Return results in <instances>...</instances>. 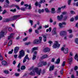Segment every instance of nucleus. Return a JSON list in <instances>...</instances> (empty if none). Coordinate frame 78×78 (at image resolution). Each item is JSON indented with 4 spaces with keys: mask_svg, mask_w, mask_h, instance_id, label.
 <instances>
[{
    "mask_svg": "<svg viewBox=\"0 0 78 78\" xmlns=\"http://www.w3.org/2000/svg\"><path fill=\"white\" fill-rule=\"evenodd\" d=\"M5 4L4 5V8H6L7 7H8V4L9 3V1L8 0H5Z\"/></svg>",
    "mask_w": 78,
    "mask_h": 78,
    "instance_id": "11",
    "label": "nucleus"
},
{
    "mask_svg": "<svg viewBox=\"0 0 78 78\" xmlns=\"http://www.w3.org/2000/svg\"><path fill=\"white\" fill-rule=\"evenodd\" d=\"M28 54H27L25 57L24 58L23 61V63H25L26 61H27V60H29L30 59V58H29V57H28Z\"/></svg>",
    "mask_w": 78,
    "mask_h": 78,
    "instance_id": "7",
    "label": "nucleus"
},
{
    "mask_svg": "<svg viewBox=\"0 0 78 78\" xmlns=\"http://www.w3.org/2000/svg\"><path fill=\"white\" fill-rule=\"evenodd\" d=\"M67 32L66 31H62L60 32L59 34L61 36H64V35L66 34Z\"/></svg>",
    "mask_w": 78,
    "mask_h": 78,
    "instance_id": "8",
    "label": "nucleus"
},
{
    "mask_svg": "<svg viewBox=\"0 0 78 78\" xmlns=\"http://www.w3.org/2000/svg\"><path fill=\"white\" fill-rule=\"evenodd\" d=\"M6 34V29H4L2 30L0 32V39L1 37H4L5 35Z\"/></svg>",
    "mask_w": 78,
    "mask_h": 78,
    "instance_id": "2",
    "label": "nucleus"
},
{
    "mask_svg": "<svg viewBox=\"0 0 78 78\" xmlns=\"http://www.w3.org/2000/svg\"><path fill=\"white\" fill-rule=\"evenodd\" d=\"M35 5L36 6H38L39 8H40L41 7V5L40 4H39L38 3V2H36L35 3Z\"/></svg>",
    "mask_w": 78,
    "mask_h": 78,
    "instance_id": "25",
    "label": "nucleus"
},
{
    "mask_svg": "<svg viewBox=\"0 0 78 78\" xmlns=\"http://www.w3.org/2000/svg\"><path fill=\"white\" fill-rule=\"evenodd\" d=\"M44 42H46L47 41V37L45 35L43 36Z\"/></svg>",
    "mask_w": 78,
    "mask_h": 78,
    "instance_id": "26",
    "label": "nucleus"
},
{
    "mask_svg": "<svg viewBox=\"0 0 78 78\" xmlns=\"http://www.w3.org/2000/svg\"><path fill=\"white\" fill-rule=\"evenodd\" d=\"M75 42L77 44H78V38H76L75 39Z\"/></svg>",
    "mask_w": 78,
    "mask_h": 78,
    "instance_id": "47",
    "label": "nucleus"
},
{
    "mask_svg": "<svg viewBox=\"0 0 78 78\" xmlns=\"http://www.w3.org/2000/svg\"><path fill=\"white\" fill-rule=\"evenodd\" d=\"M41 56L40 57V59H45V58H47V57H48V55H41Z\"/></svg>",
    "mask_w": 78,
    "mask_h": 78,
    "instance_id": "12",
    "label": "nucleus"
},
{
    "mask_svg": "<svg viewBox=\"0 0 78 78\" xmlns=\"http://www.w3.org/2000/svg\"><path fill=\"white\" fill-rule=\"evenodd\" d=\"M50 50V49L48 48H46L43 50V51L44 52H48V51H49Z\"/></svg>",
    "mask_w": 78,
    "mask_h": 78,
    "instance_id": "18",
    "label": "nucleus"
},
{
    "mask_svg": "<svg viewBox=\"0 0 78 78\" xmlns=\"http://www.w3.org/2000/svg\"><path fill=\"white\" fill-rule=\"evenodd\" d=\"M20 48L19 47H15L14 49V53L15 54H17L18 52L19 51V50Z\"/></svg>",
    "mask_w": 78,
    "mask_h": 78,
    "instance_id": "9",
    "label": "nucleus"
},
{
    "mask_svg": "<svg viewBox=\"0 0 78 78\" xmlns=\"http://www.w3.org/2000/svg\"><path fill=\"white\" fill-rule=\"evenodd\" d=\"M75 20H78V16H75Z\"/></svg>",
    "mask_w": 78,
    "mask_h": 78,
    "instance_id": "54",
    "label": "nucleus"
},
{
    "mask_svg": "<svg viewBox=\"0 0 78 78\" xmlns=\"http://www.w3.org/2000/svg\"><path fill=\"white\" fill-rule=\"evenodd\" d=\"M51 27H49V29H47V30H46V32H48V31H49V32H51Z\"/></svg>",
    "mask_w": 78,
    "mask_h": 78,
    "instance_id": "32",
    "label": "nucleus"
},
{
    "mask_svg": "<svg viewBox=\"0 0 78 78\" xmlns=\"http://www.w3.org/2000/svg\"><path fill=\"white\" fill-rule=\"evenodd\" d=\"M47 65V62L44 61L40 62L38 64V67H42L43 66Z\"/></svg>",
    "mask_w": 78,
    "mask_h": 78,
    "instance_id": "4",
    "label": "nucleus"
},
{
    "mask_svg": "<svg viewBox=\"0 0 78 78\" xmlns=\"http://www.w3.org/2000/svg\"><path fill=\"white\" fill-rule=\"evenodd\" d=\"M62 18H63V15H60V16H57V19L58 20H61Z\"/></svg>",
    "mask_w": 78,
    "mask_h": 78,
    "instance_id": "13",
    "label": "nucleus"
},
{
    "mask_svg": "<svg viewBox=\"0 0 78 78\" xmlns=\"http://www.w3.org/2000/svg\"><path fill=\"white\" fill-rule=\"evenodd\" d=\"M44 10L46 12H50V10L47 8H45Z\"/></svg>",
    "mask_w": 78,
    "mask_h": 78,
    "instance_id": "34",
    "label": "nucleus"
},
{
    "mask_svg": "<svg viewBox=\"0 0 78 78\" xmlns=\"http://www.w3.org/2000/svg\"><path fill=\"white\" fill-rule=\"evenodd\" d=\"M10 11L14 12L16 11V9H11Z\"/></svg>",
    "mask_w": 78,
    "mask_h": 78,
    "instance_id": "41",
    "label": "nucleus"
},
{
    "mask_svg": "<svg viewBox=\"0 0 78 78\" xmlns=\"http://www.w3.org/2000/svg\"><path fill=\"white\" fill-rule=\"evenodd\" d=\"M63 25H66V23L65 22H63L62 23H59V26L60 28H62L63 27Z\"/></svg>",
    "mask_w": 78,
    "mask_h": 78,
    "instance_id": "14",
    "label": "nucleus"
},
{
    "mask_svg": "<svg viewBox=\"0 0 78 78\" xmlns=\"http://www.w3.org/2000/svg\"><path fill=\"white\" fill-rule=\"evenodd\" d=\"M45 2V0H40V1L39 2L40 4H42V3H44Z\"/></svg>",
    "mask_w": 78,
    "mask_h": 78,
    "instance_id": "27",
    "label": "nucleus"
},
{
    "mask_svg": "<svg viewBox=\"0 0 78 78\" xmlns=\"http://www.w3.org/2000/svg\"><path fill=\"white\" fill-rule=\"evenodd\" d=\"M51 12L52 14L55 13V8H52L51 9Z\"/></svg>",
    "mask_w": 78,
    "mask_h": 78,
    "instance_id": "24",
    "label": "nucleus"
},
{
    "mask_svg": "<svg viewBox=\"0 0 78 78\" xmlns=\"http://www.w3.org/2000/svg\"><path fill=\"white\" fill-rule=\"evenodd\" d=\"M74 69L75 70H76L78 69V67L77 66H75L74 67Z\"/></svg>",
    "mask_w": 78,
    "mask_h": 78,
    "instance_id": "57",
    "label": "nucleus"
},
{
    "mask_svg": "<svg viewBox=\"0 0 78 78\" xmlns=\"http://www.w3.org/2000/svg\"><path fill=\"white\" fill-rule=\"evenodd\" d=\"M54 68H55V67L54 66L52 65L50 66V68H49L50 71H51V70H53L54 69Z\"/></svg>",
    "mask_w": 78,
    "mask_h": 78,
    "instance_id": "23",
    "label": "nucleus"
},
{
    "mask_svg": "<svg viewBox=\"0 0 78 78\" xmlns=\"http://www.w3.org/2000/svg\"><path fill=\"white\" fill-rule=\"evenodd\" d=\"M67 12H62V14L63 15H65V14H67Z\"/></svg>",
    "mask_w": 78,
    "mask_h": 78,
    "instance_id": "58",
    "label": "nucleus"
},
{
    "mask_svg": "<svg viewBox=\"0 0 78 78\" xmlns=\"http://www.w3.org/2000/svg\"><path fill=\"white\" fill-rule=\"evenodd\" d=\"M60 58H58V59L57 60L56 62H55V64H59L60 62Z\"/></svg>",
    "mask_w": 78,
    "mask_h": 78,
    "instance_id": "28",
    "label": "nucleus"
},
{
    "mask_svg": "<svg viewBox=\"0 0 78 78\" xmlns=\"http://www.w3.org/2000/svg\"><path fill=\"white\" fill-rule=\"evenodd\" d=\"M14 34H10V36L8 37V39H10L12 38V37H13V36H14Z\"/></svg>",
    "mask_w": 78,
    "mask_h": 78,
    "instance_id": "20",
    "label": "nucleus"
},
{
    "mask_svg": "<svg viewBox=\"0 0 78 78\" xmlns=\"http://www.w3.org/2000/svg\"><path fill=\"white\" fill-rule=\"evenodd\" d=\"M20 54L18 56V58H19L20 59H22V57H23L25 55V52L23 50H22L19 51Z\"/></svg>",
    "mask_w": 78,
    "mask_h": 78,
    "instance_id": "3",
    "label": "nucleus"
},
{
    "mask_svg": "<svg viewBox=\"0 0 78 78\" xmlns=\"http://www.w3.org/2000/svg\"><path fill=\"white\" fill-rule=\"evenodd\" d=\"M4 72L5 74H8V73H9V71L6 70H5Z\"/></svg>",
    "mask_w": 78,
    "mask_h": 78,
    "instance_id": "40",
    "label": "nucleus"
},
{
    "mask_svg": "<svg viewBox=\"0 0 78 78\" xmlns=\"http://www.w3.org/2000/svg\"><path fill=\"white\" fill-rule=\"evenodd\" d=\"M20 74L19 73H16L15 74V75L16 76H19L20 75Z\"/></svg>",
    "mask_w": 78,
    "mask_h": 78,
    "instance_id": "56",
    "label": "nucleus"
},
{
    "mask_svg": "<svg viewBox=\"0 0 78 78\" xmlns=\"http://www.w3.org/2000/svg\"><path fill=\"white\" fill-rule=\"evenodd\" d=\"M33 43L34 44H40L39 42L38 39H36L34 40V41H33Z\"/></svg>",
    "mask_w": 78,
    "mask_h": 78,
    "instance_id": "16",
    "label": "nucleus"
},
{
    "mask_svg": "<svg viewBox=\"0 0 78 78\" xmlns=\"http://www.w3.org/2000/svg\"><path fill=\"white\" fill-rule=\"evenodd\" d=\"M65 64H66V62L64 61L62 64V66L64 67V66H65Z\"/></svg>",
    "mask_w": 78,
    "mask_h": 78,
    "instance_id": "59",
    "label": "nucleus"
},
{
    "mask_svg": "<svg viewBox=\"0 0 78 78\" xmlns=\"http://www.w3.org/2000/svg\"><path fill=\"white\" fill-rule=\"evenodd\" d=\"M10 22V20H9V18L5 19L3 20V22Z\"/></svg>",
    "mask_w": 78,
    "mask_h": 78,
    "instance_id": "21",
    "label": "nucleus"
},
{
    "mask_svg": "<svg viewBox=\"0 0 78 78\" xmlns=\"http://www.w3.org/2000/svg\"><path fill=\"white\" fill-rule=\"evenodd\" d=\"M72 0H69L68 1V5H70V3H71V1Z\"/></svg>",
    "mask_w": 78,
    "mask_h": 78,
    "instance_id": "48",
    "label": "nucleus"
},
{
    "mask_svg": "<svg viewBox=\"0 0 78 78\" xmlns=\"http://www.w3.org/2000/svg\"><path fill=\"white\" fill-rule=\"evenodd\" d=\"M38 49V47H34L31 50V53H33L35 50H37Z\"/></svg>",
    "mask_w": 78,
    "mask_h": 78,
    "instance_id": "15",
    "label": "nucleus"
},
{
    "mask_svg": "<svg viewBox=\"0 0 78 78\" xmlns=\"http://www.w3.org/2000/svg\"><path fill=\"white\" fill-rule=\"evenodd\" d=\"M31 44V42H29L26 43L25 44L26 45H30V44Z\"/></svg>",
    "mask_w": 78,
    "mask_h": 78,
    "instance_id": "46",
    "label": "nucleus"
},
{
    "mask_svg": "<svg viewBox=\"0 0 78 78\" xmlns=\"http://www.w3.org/2000/svg\"><path fill=\"white\" fill-rule=\"evenodd\" d=\"M12 40H10L8 43V46H10L11 45H12Z\"/></svg>",
    "mask_w": 78,
    "mask_h": 78,
    "instance_id": "31",
    "label": "nucleus"
},
{
    "mask_svg": "<svg viewBox=\"0 0 78 78\" xmlns=\"http://www.w3.org/2000/svg\"><path fill=\"white\" fill-rule=\"evenodd\" d=\"M60 46V44H58V42L56 41L55 42L53 46L54 48H59Z\"/></svg>",
    "mask_w": 78,
    "mask_h": 78,
    "instance_id": "6",
    "label": "nucleus"
},
{
    "mask_svg": "<svg viewBox=\"0 0 78 78\" xmlns=\"http://www.w3.org/2000/svg\"><path fill=\"white\" fill-rule=\"evenodd\" d=\"M73 56V53L72 52H71L69 53V56L71 57V56Z\"/></svg>",
    "mask_w": 78,
    "mask_h": 78,
    "instance_id": "51",
    "label": "nucleus"
},
{
    "mask_svg": "<svg viewBox=\"0 0 78 78\" xmlns=\"http://www.w3.org/2000/svg\"><path fill=\"white\" fill-rule=\"evenodd\" d=\"M35 32L37 34H39V30H38V29L35 30Z\"/></svg>",
    "mask_w": 78,
    "mask_h": 78,
    "instance_id": "43",
    "label": "nucleus"
},
{
    "mask_svg": "<svg viewBox=\"0 0 78 78\" xmlns=\"http://www.w3.org/2000/svg\"><path fill=\"white\" fill-rule=\"evenodd\" d=\"M69 33H72V30H68Z\"/></svg>",
    "mask_w": 78,
    "mask_h": 78,
    "instance_id": "62",
    "label": "nucleus"
},
{
    "mask_svg": "<svg viewBox=\"0 0 78 78\" xmlns=\"http://www.w3.org/2000/svg\"><path fill=\"white\" fill-rule=\"evenodd\" d=\"M34 54L33 55V58H32L33 60H34L36 58V56H37V51H35L33 52Z\"/></svg>",
    "mask_w": 78,
    "mask_h": 78,
    "instance_id": "10",
    "label": "nucleus"
},
{
    "mask_svg": "<svg viewBox=\"0 0 78 78\" xmlns=\"http://www.w3.org/2000/svg\"><path fill=\"white\" fill-rule=\"evenodd\" d=\"M61 8L60 7L58 8V9L57 11V13H60V12H61Z\"/></svg>",
    "mask_w": 78,
    "mask_h": 78,
    "instance_id": "29",
    "label": "nucleus"
},
{
    "mask_svg": "<svg viewBox=\"0 0 78 78\" xmlns=\"http://www.w3.org/2000/svg\"><path fill=\"white\" fill-rule=\"evenodd\" d=\"M74 58L75 59H76L77 60V59H78V55H77V54H76L75 57H74Z\"/></svg>",
    "mask_w": 78,
    "mask_h": 78,
    "instance_id": "44",
    "label": "nucleus"
},
{
    "mask_svg": "<svg viewBox=\"0 0 78 78\" xmlns=\"http://www.w3.org/2000/svg\"><path fill=\"white\" fill-rule=\"evenodd\" d=\"M10 20V21H11V20H14V16H12L10 18H9Z\"/></svg>",
    "mask_w": 78,
    "mask_h": 78,
    "instance_id": "35",
    "label": "nucleus"
},
{
    "mask_svg": "<svg viewBox=\"0 0 78 78\" xmlns=\"http://www.w3.org/2000/svg\"><path fill=\"white\" fill-rule=\"evenodd\" d=\"M55 58H52L51 60V62H55Z\"/></svg>",
    "mask_w": 78,
    "mask_h": 78,
    "instance_id": "55",
    "label": "nucleus"
},
{
    "mask_svg": "<svg viewBox=\"0 0 78 78\" xmlns=\"http://www.w3.org/2000/svg\"><path fill=\"white\" fill-rule=\"evenodd\" d=\"M32 29H29V33H31V32H32Z\"/></svg>",
    "mask_w": 78,
    "mask_h": 78,
    "instance_id": "61",
    "label": "nucleus"
},
{
    "mask_svg": "<svg viewBox=\"0 0 78 78\" xmlns=\"http://www.w3.org/2000/svg\"><path fill=\"white\" fill-rule=\"evenodd\" d=\"M12 52H13V49H12L11 51H9L8 53L9 54H12Z\"/></svg>",
    "mask_w": 78,
    "mask_h": 78,
    "instance_id": "49",
    "label": "nucleus"
},
{
    "mask_svg": "<svg viewBox=\"0 0 78 78\" xmlns=\"http://www.w3.org/2000/svg\"><path fill=\"white\" fill-rule=\"evenodd\" d=\"M66 8V5H64L63 6H62V7H61L60 8H61V9H65V8Z\"/></svg>",
    "mask_w": 78,
    "mask_h": 78,
    "instance_id": "52",
    "label": "nucleus"
},
{
    "mask_svg": "<svg viewBox=\"0 0 78 78\" xmlns=\"http://www.w3.org/2000/svg\"><path fill=\"white\" fill-rule=\"evenodd\" d=\"M44 12V9H42V10L41 9H39L38 10V12L39 13H43Z\"/></svg>",
    "mask_w": 78,
    "mask_h": 78,
    "instance_id": "30",
    "label": "nucleus"
},
{
    "mask_svg": "<svg viewBox=\"0 0 78 78\" xmlns=\"http://www.w3.org/2000/svg\"><path fill=\"white\" fill-rule=\"evenodd\" d=\"M32 70L33 71L30 73V75H35V72L37 73V75H41V73L42 72V70L41 69H39L37 68H34V67H31L29 69V70Z\"/></svg>",
    "mask_w": 78,
    "mask_h": 78,
    "instance_id": "1",
    "label": "nucleus"
},
{
    "mask_svg": "<svg viewBox=\"0 0 78 78\" xmlns=\"http://www.w3.org/2000/svg\"><path fill=\"white\" fill-rule=\"evenodd\" d=\"M26 9H27V7H25V8L22 7L20 9L22 11H25Z\"/></svg>",
    "mask_w": 78,
    "mask_h": 78,
    "instance_id": "36",
    "label": "nucleus"
},
{
    "mask_svg": "<svg viewBox=\"0 0 78 78\" xmlns=\"http://www.w3.org/2000/svg\"><path fill=\"white\" fill-rule=\"evenodd\" d=\"M1 63L3 66H5V65H6V64H7V62H6L5 61H3Z\"/></svg>",
    "mask_w": 78,
    "mask_h": 78,
    "instance_id": "22",
    "label": "nucleus"
},
{
    "mask_svg": "<svg viewBox=\"0 0 78 78\" xmlns=\"http://www.w3.org/2000/svg\"><path fill=\"white\" fill-rule=\"evenodd\" d=\"M3 57L2 56H0V61H3Z\"/></svg>",
    "mask_w": 78,
    "mask_h": 78,
    "instance_id": "45",
    "label": "nucleus"
},
{
    "mask_svg": "<svg viewBox=\"0 0 78 78\" xmlns=\"http://www.w3.org/2000/svg\"><path fill=\"white\" fill-rule=\"evenodd\" d=\"M42 25H40L39 26V27H38L37 28V30H41V29H42Z\"/></svg>",
    "mask_w": 78,
    "mask_h": 78,
    "instance_id": "39",
    "label": "nucleus"
},
{
    "mask_svg": "<svg viewBox=\"0 0 78 78\" xmlns=\"http://www.w3.org/2000/svg\"><path fill=\"white\" fill-rule=\"evenodd\" d=\"M28 37H26V38H24L23 39V41H27V39H28Z\"/></svg>",
    "mask_w": 78,
    "mask_h": 78,
    "instance_id": "50",
    "label": "nucleus"
},
{
    "mask_svg": "<svg viewBox=\"0 0 78 78\" xmlns=\"http://www.w3.org/2000/svg\"><path fill=\"white\" fill-rule=\"evenodd\" d=\"M26 67L25 66H22L21 67V70H24V69H25Z\"/></svg>",
    "mask_w": 78,
    "mask_h": 78,
    "instance_id": "38",
    "label": "nucleus"
},
{
    "mask_svg": "<svg viewBox=\"0 0 78 78\" xmlns=\"http://www.w3.org/2000/svg\"><path fill=\"white\" fill-rule=\"evenodd\" d=\"M68 62H69V63L70 64L71 62H72L73 61V58L72 57L69 56L68 58Z\"/></svg>",
    "mask_w": 78,
    "mask_h": 78,
    "instance_id": "17",
    "label": "nucleus"
},
{
    "mask_svg": "<svg viewBox=\"0 0 78 78\" xmlns=\"http://www.w3.org/2000/svg\"><path fill=\"white\" fill-rule=\"evenodd\" d=\"M42 37H39V40H38V42H39V43H41V42H42Z\"/></svg>",
    "mask_w": 78,
    "mask_h": 78,
    "instance_id": "33",
    "label": "nucleus"
},
{
    "mask_svg": "<svg viewBox=\"0 0 78 78\" xmlns=\"http://www.w3.org/2000/svg\"><path fill=\"white\" fill-rule=\"evenodd\" d=\"M48 43H49V46L51 47V44H53V42L51 41H49Z\"/></svg>",
    "mask_w": 78,
    "mask_h": 78,
    "instance_id": "37",
    "label": "nucleus"
},
{
    "mask_svg": "<svg viewBox=\"0 0 78 78\" xmlns=\"http://www.w3.org/2000/svg\"><path fill=\"white\" fill-rule=\"evenodd\" d=\"M6 12H7V11L6 10H4L3 12H2V14L3 15L5 14H6Z\"/></svg>",
    "mask_w": 78,
    "mask_h": 78,
    "instance_id": "42",
    "label": "nucleus"
},
{
    "mask_svg": "<svg viewBox=\"0 0 78 78\" xmlns=\"http://www.w3.org/2000/svg\"><path fill=\"white\" fill-rule=\"evenodd\" d=\"M9 31H12V29L11 28H9Z\"/></svg>",
    "mask_w": 78,
    "mask_h": 78,
    "instance_id": "64",
    "label": "nucleus"
},
{
    "mask_svg": "<svg viewBox=\"0 0 78 78\" xmlns=\"http://www.w3.org/2000/svg\"><path fill=\"white\" fill-rule=\"evenodd\" d=\"M15 6L16 7V8H17V9H19V10H20V8H19V6L16 5Z\"/></svg>",
    "mask_w": 78,
    "mask_h": 78,
    "instance_id": "60",
    "label": "nucleus"
},
{
    "mask_svg": "<svg viewBox=\"0 0 78 78\" xmlns=\"http://www.w3.org/2000/svg\"><path fill=\"white\" fill-rule=\"evenodd\" d=\"M31 9V4L29 5L28 9Z\"/></svg>",
    "mask_w": 78,
    "mask_h": 78,
    "instance_id": "63",
    "label": "nucleus"
},
{
    "mask_svg": "<svg viewBox=\"0 0 78 78\" xmlns=\"http://www.w3.org/2000/svg\"><path fill=\"white\" fill-rule=\"evenodd\" d=\"M62 51H63L64 54H67L68 53V51H69V49L67 48H64L63 47L61 48Z\"/></svg>",
    "mask_w": 78,
    "mask_h": 78,
    "instance_id": "5",
    "label": "nucleus"
},
{
    "mask_svg": "<svg viewBox=\"0 0 78 78\" xmlns=\"http://www.w3.org/2000/svg\"><path fill=\"white\" fill-rule=\"evenodd\" d=\"M20 17V15H16L13 16V18H14V20H16L17 18Z\"/></svg>",
    "mask_w": 78,
    "mask_h": 78,
    "instance_id": "19",
    "label": "nucleus"
},
{
    "mask_svg": "<svg viewBox=\"0 0 78 78\" xmlns=\"http://www.w3.org/2000/svg\"><path fill=\"white\" fill-rule=\"evenodd\" d=\"M70 13L72 14H75V12L72 10L70 11Z\"/></svg>",
    "mask_w": 78,
    "mask_h": 78,
    "instance_id": "53",
    "label": "nucleus"
}]
</instances>
